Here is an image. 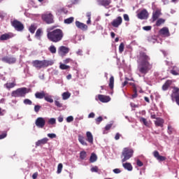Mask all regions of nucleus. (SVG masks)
Masks as SVG:
<instances>
[{
	"mask_svg": "<svg viewBox=\"0 0 179 179\" xmlns=\"http://www.w3.org/2000/svg\"><path fill=\"white\" fill-rule=\"evenodd\" d=\"M54 62L51 60H34L32 65L36 69H41V68H47V66H51Z\"/></svg>",
	"mask_w": 179,
	"mask_h": 179,
	"instance_id": "3",
	"label": "nucleus"
},
{
	"mask_svg": "<svg viewBox=\"0 0 179 179\" xmlns=\"http://www.w3.org/2000/svg\"><path fill=\"white\" fill-rule=\"evenodd\" d=\"M133 92L134 94L131 95V99H136L138 97V90L134 84L133 85Z\"/></svg>",
	"mask_w": 179,
	"mask_h": 179,
	"instance_id": "26",
	"label": "nucleus"
},
{
	"mask_svg": "<svg viewBox=\"0 0 179 179\" xmlns=\"http://www.w3.org/2000/svg\"><path fill=\"white\" fill-rule=\"evenodd\" d=\"M86 157H87V154H86V151H81L80 152V159H81V160H85Z\"/></svg>",
	"mask_w": 179,
	"mask_h": 179,
	"instance_id": "38",
	"label": "nucleus"
},
{
	"mask_svg": "<svg viewBox=\"0 0 179 179\" xmlns=\"http://www.w3.org/2000/svg\"><path fill=\"white\" fill-rule=\"evenodd\" d=\"M59 68H60V69L64 71L65 69H69V68H71V67L68 65L62 64H60Z\"/></svg>",
	"mask_w": 179,
	"mask_h": 179,
	"instance_id": "42",
	"label": "nucleus"
},
{
	"mask_svg": "<svg viewBox=\"0 0 179 179\" xmlns=\"http://www.w3.org/2000/svg\"><path fill=\"white\" fill-rule=\"evenodd\" d=\"M156 127H160L163 128L164 124V120L162 119L161 117H157L155 121H154Z\"/></svg>",
	"mask_w": 179,
	"mask_h": 179,
	"instance_id": "17",
	"label": "nucleus"
},
{
	"mask_svg": "<svg viewBox=\"0 0 179 179\" xmlns=\"http://www.w3.org/2000/svg\"><path fill=\"white\" fill-rule=\"evenodd\" d=\"M109 87L110 89H114V76H113L109 79Z\"/></svg>",
	"mask_w": 179,
	"mask_h": 179,
	"instance_id": "32",
	"label": "nucleus"
},
{
	"mask_svg": "<svg viewBox=\"0 0 179 179\" xmlns=\"http://www.w3.org/2000/svg\"><path fill=\"white\" fill-rule=\"evenodd\" d=\"M97 160V155L96 154L92 153L90 157V161L91 163H94Z\"/></svg>",
	"mask_w": 179,
	"mask_h": 179,
	"instance_id": "36",
	"label": "nucleus"
},
{
	"mask_svg": "<svg viewBox=\"0 0 179 179\" xmlns=\"http://www.w3.org/2000/svg\"><path fill=\"white\" fill-rule=\"evenodd\" d=\"M143 30H145V31H149L150 30H152V26H145L143 27Z\"/></svg>",
	"mask_w": 179,
	"mask_h": 179,
	"instance_id": "49",
	"label": "nucleus"
},
{
	"mask_svg": "<svg viewBox=\"0 0 179 179\" xmlns=\"http://www.w3.org/2000/svg\"><path fill=\"white\" fill-rule=\"evenodd\" d=\"M160 15H162V12L159 10H156L155 12L152 13V22H156L159 17H160Z\"/></svg>",
	"mask_w": 179,
	"mask_h": 179,
	"instance_id": "21",
	"label": "nucleus"
},
{
	"mask_svg": "<svg viewBox=\"0 0 179 179\" xmlns=\"http://www.w3.org/2000/svg\"><path fill=\"white\" fill-rule=\"evenodd\" d=\"M55 105L56 106V107H58L59 108H61L62 107V103H61V102H59V101L58 100L55 101Z\"/></svg>",
	"mask_w": 179,
	"mask_h": 179,
	"instance_id": "45",
	"label": "nucleus"
},
{
	"mask_svg": "<svg viewBox=\"0 0 179 179\" xmlns=\"http://www.w3.org/2000/svg\"><path fill=\"white\" fill-rule=\"evenodd\" d=\"M94 113H90L88 115V118H94Z\"/></svg>",
	"mask_w": 179,
	"mask_h": 179,
	"instance_id": "61",
	"label": "nucleus"
},
{
	"mask_svg": "<svg viewBox=\"0 0 179 179\" xmlns=\"http://www.w3.org/2000/svg\"><path fill=\"white\" fill-rule=\"evenodd\" d=\"M164 22H166V20L164 19L159 18L156 22V26H157V27L162 26V24H163V23H164Z\"/></svg>",
	"mask_w": 179,
	"mask_h": 179,
	"instance_id": "39",
	"label": "nucleus"
},
{
	"mask_svg": "<svg viewBox=\"0 0 179 179\" xmlns=\"http://www.w3.org/2000/svg\"><path fill=\"white\" fill-rule=\"evenodd\" d=\"M138 19H140L141 20H146L148 17H149V13L148 12V10L143 9L137 14Z\"/></svg>",
	"mask_w": 179,
	"mask_h": 179,
	"instance_id": "8",
	"label": "nucleus"
},
{
	"mask_svg": "<svg viewBox=\"0 0 179 179\" xmlns=\"http://www.w3.org/2000/svg\"><path fill=\"white\" fill-rule=\"evenodd\" d=\"M30 33H31V34H34L36 30H37V26H36V24H33L29 27V29Z\"/></svg>",
	"mask_w": 179,
	"mask_h": 179,
	"instance_id": "31",
	"label": "nucleus"
},
{
	"mask_svg": "<svg viewBox=\"0 0 179 179\" xmlns=\"http://www.w3.org/2000/svg\"><path fill=\"white\" fill-rule=\"evenodd\" d=\"M173 81L171 80H167L162 85V90L166 91L169 90V87L171 86Z\"/></svg>",
	"mask_w": 179,
	"mask_h": 179,
	"instance_id": "20",
	"label": "nucleus"
},
{
	"mask_svg": "<svg viewBox=\"0 0 179 179\" xmlns=\"http://www.w3.org/2000/svg\"><path fill=\"white\" fill-rule=\"evenodd\" d=\"M124 47H125V45H124V43H121L119 46V52H120V54L124 52Z\"/></svg>",
	"mask_w": 179,
	"mask_h": 179,
	"instance_id": "41",
	"label": "nucleus"
},
{
	"mask_svg": "<svg viewBox=\"0 0 179 179\" xmlns=\"http://www.w3.org/2000/svg\"><path fill=\"white\" fill-rule=\"evenodd\" d=\"M1 61L10 64H15L16 62V59L15 57H3L1 59Z\"/></svg>",
	"mask_w": 179,
	"mask_h": 179,
	"instance_id": "11",
	"label": "nucleus"
},
{
	"mask_svg": "<svg viewBox=\"0 0 179 179\" xmlns=\"http://www.w3.org/2000/svg\"><path fill=\"white\" fill-rule=\"evenodd\" d=\"M140 122H143L144 125H145V127H149V123L148 122V120L145 117H141Z\"/></svg>",
	"mask_w": 179,
	"mask_h": 179,
	"instance_id": "40",
	"label": "nucleus"
},
{
	"mask_svg": "<svg viewBox=\"0 0 179 179\" xmlns=\"http://www.w3.org/2000/svg\"><path fill=\"white\" fill-rule=\"evenodd\" d=\"M122 166L125 170H128V171H132L134 169V167L132 166V164L129 162L123 163Z\"/></svg>",
	"mask_w": 179,
	"mask_h": 179,
	"instance_id": "22",
	"label": "nucleus"
},
{
	"mask_svg": "<svg viewBox=\"0 0 179 179\" xmlns=\"http://www.w3.org/2000/svg\"><path fill=\"white\" fill-rule=\"evenodd\" d=\"M86 16H87V19H92V13H90V12L87 13Z\"/></svg>",
	"mask_w": 179,
	"mask_h": 179,
	"instance_id": "62",
	"label": "nucleus"
},
{
	"mask_svg": "<svg viewBox=\"0 0 179 179\" xmlns=\"http://www.w3.org/2000/svg\"><path fill=\"white\" fill-rule=\"evenodd\" d=\"M157 159H158L159 162H164V160H166V157L159 155V157H158Z\"/></svg>",
	"mask_w": 179,
	"mask_h": 179,
	"instance_id": "52",
	"label": "nucleus"
},
{
	"mask_svg": "<svg viewBox=\"0 0 179 179\" xmlns=\"http://www.w3.org/2000/svg\"><path fill=\"white\" fill-rule=\"evenodd\" d=\"M45 101H48V103H54V99H52V96L51 95H48V94H45Z\"/></svg>",
	"mask_w": 179,
	"mask_h": 179,
	"instance_id": "28",
	"label": "nucleus"
},
{
	"mask_svg": "<svg viewBox=\"0 0 179 179\" xmlns=\"http://www.w3.org/2000/svg\"><path fill=\"white\" fill-rule=\"evenodd\" d=\"M56 122L57 120L54 117H52L48 120V124H50V125H54V124H56Z\"/></svg>",
	"mask_w": 179,
	"mask_h": 179,
	"instance_id": "44",
	"label": "nucleus"
},
{
	"mask_svg": "<svg viewBox=\"0 0 179 179\" xmlns=\"http://www.w3.org/2000/svg\"><path fill=\"white\" fill-rule=\"evenodd\" d=\"M62 167L63 165L62 164H59L57 166V174H61L62 171Z\"/></svg>",
	"mask_w": 179,
	"mask_h": 179,
	"instance_id": "43",
	"label": "nucleus"
},
{
	"mask_svg": "<svg viewBox=\"0 0 179 179\" xmlns=\"http://www.w3.org/2000/svg\"><path fill=\"white\" fill-rule=\"evenodd\" d=\"M4 138H6V133L0 135V139H3Z\"/></svg>",
	"mask_w": 179,
	"mask_h": 179,
	"instance_id": "63",
	"label": "nucleus"
},
{
	"mask_svg": "<svg viewBox=\"0 0 179 179\" xmlns=\"http://www.w3.org/2000/svg\"><path fill=\"white\" fill-rule=\"evenodd\" d=\"M48 142V138H43L41 140H38V141L36 142V148L38 146H41L43 145H45Z\"/></svg>",
	"mask_w": 179,
	"mask_h": 179,
	"instance_id": "19",
	"label": "nucleus"
},
{
	"mask_svg": "<svg viewBox=\"0 0 179 179\" xmlns=\"http://www.w3.org/2000/svg\"><path fill=\"white\" fill-rule=\"evenodd\" d=\"M5 87H6V89H8V90L10 89H12L13 87H15V86H16V83H7L4 85Z\"/></svg>",
	"mask_w": 179,
	"mask_h": 179,
	"instance_id": "27",
	"label": "nucleus"
},
{
	"mask_svg": "<svg viewBox=\"0 0 179 179\" xmlns=\"http://www.w3.org/2000/svg\"><path fill=\"white\" fill-rule=\"evenodd\" d=\"M98 99L99 101H101V103H108V101L111 100V98H110V96L102 95V94H99Z\"/></svg>",
	"mask_w": 179,
	"mask_h": 179,
	"instance_id": "15",
	"label": "nucleus"
},
{
	"mask_svg": "<svg viewBox=\"0 0 179 179\" xmlns=\"http://www.w3.org/2000/svg\"><path fill=\"white\" fill-rule=\"evenodd\" d=\"M123 17L125 22H129V15H128V14H124Z\"/></svg>",
	"mask_w": 179,
	"mask_h": 179,
	"instance_id": "48",
	"label": "nucleus"
},
{
	"mask_svg": "<svg viewBox=\"0 0 179 179\" xmlns=\"http://www.w3.org/2000/svg\"><path fill=\"white\" fill-rule=\"evenodd\" d=\"M68 52H69V48H66V46H60L59 48V54L62 57H65Z\"/></svg>",
	"mask_w": 179,
	"mask_h": 179,
	"instance_id": "12",
	"label": "nucleus"
},
{
	"mask_svg": "<svg viewBox=\"0 0 179 179\" xmlns=\"http://www.w3.org/2000/svg\"><path fill=\"white\" fill-rule=\"evenodd\" d=\"M122 24V17L119 16L111 22L113 27L118 28Z\"/></svg>",
	"mask_w": 179,
	"mask_h": 179,
	"instance_id": "9",
	"label": "nucleus"
},
{
	"mask_svg": "<svg viewBox=\"0 0 179 179\" xmlns=\"http://www.w3.org/2000/svg\"><path fill=\"white\" fill-rule=\"evenodd\" d=\"M86 135H87V141L90 143H93V135L92 134V133L90 131H87Z\"/></svg>",
	"mask_w": 179,
	"mask_h": 179,
	"instance_id": "23",
	"label": "nucleus"
},
{
	"mask_svg": "<svg viewBox=\"0 0 179 179\" xmlns=\"http://www.w3.org/2000/svg\"><path fill=\"white\" fill-rule=\"evenodd\" d=\"M27 93H29V92H27V88H18L16 90L13 91L12 96L13 97H24Z\"/></svg>",
	"mask_w": 179,
	"mask_h": 179,
	"instance_id": "5",
	"label": "nucleus"
},
{
	"mask_svg": "<svg viewBox=\"0 0 179 179\" xmlns=\"http://www.w3.org/2000/svg\"><path fill=\"white\" fill-rule=\"evenodd\" d=\"M78 141L83 146H87V143H86V141L85 140V137H83V136H80V135L78 136Z\"/></svg>",
	"mask_w": 179,
	"mask_h": 179,
	"instance_id": "24",
	"label": "nucleus"
},
{
	"mask_svg": "<svg viewBox=\"0 0 179 179\" xmlns=\"http://www.w3.org/2000/svg\"><path fill=\"white\" fill-rule=\"evenodd\" d=\"M48 50H49L50 52H51V54L57 53V48L54 45H50L49 47Z\"/></svg>",
	"mask_w": 179,
	"mask_h": 179,
	"instance_id": "34",
	"label": "nucleus"
},
{
	"mask_svg": "<svg viewBox=\"0 0 179 179\" xmlns=\"http://www.w3.org/2000/svg\"><path fill=\"white\" fill-rule=\"evenodd\" d=\"M73 121V116H69L66 118V122H72Z\"/></svg>",
	"mask_w": 179,
	"mask_h": 179,
	"instance_id": "53",
	"label": "nucleus"
},
{
	"mask_svg": "<svg viewBox=\"0 0 179 179\" xmlns=\"http://www.w3.org/2000/svg\"><path fill=\"white\" fill-rule=\"evenodd\" d=\"M101 121H103V117H101V116H99V117H97L96 119V124H100V122H101Z\"/></svg>",
	"mask_w": 179,
	"mask_h": 179,
	"instance_id": "51",
	"label": "nucleus"
},
{
	"mask_svg": "<svg viewBox=\"0 0 179 179\" xmlns=\"http://www.w3.org/2000/svg\"><path fill=\"white\" fill-rule=\"evenodd\" d=\"M159 34L164 36V37H170V31L167 27H163L159 30Z\"/></svg>",
	"mask_w": 179,
	"mask_h": 179,
	"instance_id": "14",
	"label": "nucleus"
},
{
	"mask_svg": "<svg viewBox=\"0 0 179 179\" xmlns=\"http://www.w3.org/2000/svg\"><path fill=\"white\" fill-rule=\"evenodd\" d=\"M35 124L38 128H44L45 126V120L43 117H38L36 120Z\"/></svg>",
	"mask_w": 179,
	"mask_h": 179,
	"instance_id": "10",
	"label": "nucleus"
},
{
	"mask_svg": "<svg viewBox=\"0 0 179 179\" xmlns=\"http://www.w3.org/2000/svg\"><path fill=\"white\" fill-rule=\"evenodd\" d=\"M138 71L143 75H146L153 68V63H150V57L145 52H140L137 56Z\"/></svg>",
	"mask_w": 179,
	"mask_h": 179,
	"instance_id": "1",
	"label": "nucleus"
},
{
	"mask_svg": "<svg viewBox=\"0 0 179 179\" xmlns=\"http://www.w3.org/2000/svg\"><path fill=\"white\" fill-rule=\"evenodd\" d=\"M38 176V173H34L32 175V178H33V179H36V178H37Z\"/></svg>",
	"mask_w": 179,
	"mask_h": 179,
	"instance_id": "64",
	"label": "nucleus"
},
{
	"mask_svg": "<svg viewBox=\"0 0 179 179\" xmlns=\"http://www.w3.org/2000/svg\"><path fill=\"white\" fill-rule=\"evenodd\" d=\"M47 38L52 43H59L64 38V31L61 29H57L52 31H48Z\"/></svg>",
	"mask_w": 179,
	"mask_h": 179,
	"instance_id": "2",
	"label": "nucleus"
},
{
	"mask_svg": "<svg viewBox=\"0 0 179 179\" xmlns=\"http://www.w3.org/2000/svg\"><path fill=\"white\" fill-rule=\"evenodd\" d=\"M11 26H13V27H14L17 31H23L24 29V25H23V24L17 20H14L13 22H11Z\"/></svg>",
	"mask_w": 179,
	"mask_h": 179,
	"instance_id": "7",
	"label": "nucleus"
},
{
	"mask_svg": "<svg viewBox=\"0 0 179 179\" xmlns=\"http://www.w3.org/2000/svg\"><path fill=\"white\" fill-rule=\"evenodd\" d=\"M130 106H131V107L132 108H138V107H139V105H136V104H135V103H130Z\"/></svg>",
	"mask_w": 179,
	"mask_h": 179,
	"instance_id": "58",
	"label": "nucleus"
},
{
	"mask_svg": "<svg viewBox=\"0 0 179 179\" xmlns=\"http://www.w3.org/2000/svg\"><path fill=\"white\" fill-rule=\"evenodd\" d=\"M76 27H78V29H80V30H83V31L87 30V25L79 21H76Z\"/></svg>",
	"mask_w": 179,
	"mask_h": 179,
	"instance_id": "16",
	"label": "nucleus"
},
{
	"mask_svg": "<svg viewBox=\"0 0 179 179\" xmlns=\"http://www.w3.org/2000/svg\"><path fill=\"white\" fill-rule=\"evenodd\" d=\"M120 137H121V134H120V133H117L115 136V141H118V139H120Z\"/></svg>",
	"mask_w": 179,
	"mask_h": 179,
	"instance_id": "60",
	"label": "nucleus"
},
{
	"mask_svg": "<svg viewBox=\"0 0 179 179\" xmlns=\"http://www.w3.org/2000/svg\"><path fill=\"white\" fill-rule=\"evenodd\" d=\"M64 64H69V62H72V60L71 58H67L64 60Z\"/></svg>",
	"mask_w": 179,
	"mask_h": 179,
	"instance_id": "59",
	"label": "nucleus"
},
{
	"mask_svg": "<svg viewBox=\"0 0 179 179\" xmlns=\"http://www.w3.org/2000/svg\"><path fill=\"white\" fill-rule=\"evenodd\" d=\"M75 20V17H70L69 18H66L64 20V23L66 24H71V23H73V21Z\"/></svg>",
	"mask_w": 179,
	"mask_h": 179,
	"instance_id": "29",
	"label": "nucleus"
},
{
	"mask_svg": "<svg viewBox=\"0 0 179 179\" xmlns=\"http://www.w3.org/2000/svg\"><path fill=\"white\" fill-rule=\"evenodd\" d=\"M48 138H50V139H54V138H57V134H48Z\"/></svg>",
	"mask_w": 179,
	"mask_h": 179,
	"instance_id": "50",
	"label": "nucleus"
},
{
	"mask_svg": "<svg viewBox=\"0 0 179 179\" xmlns=\"http://www.w3.org/2000/svg\"><path fill=\"white\" fill-rule=\"evenodd\" d=\"M40 108H41V106L40 105H36L34 106L35 113H38V111H40Z\"/></svg>",
	"mask_w": 179,
	"mask_h": 179,
	"instance_id": "47",
	"label": "nucleus"
},
{
	"mask_svg": "<svg viewBox=\"0 0 179 179\" xmlns=\"http://www.w3.org/2000/svg\"><path fill=\"white\" fill-rule=\"evenodd\" d=\"M13 37V34L6 33L1 34L0 36V41H6V40H10Z\"/></svg>",
	"mask_w": 179,
	"mask_h": 179,
	"instance_id": "13",
	"label": "nucleus"
},
{
	"mask_svg": "<svg viewBox=\"0 0 179 179\" xmlns=\"http://www.w3.org/2000/svg\"><path fill=\"white\" fill-rule=\"evenodd\" d=\"M113 173H115V174H120V173H121V169H113Z\"/></svg>",
	"mask_w": 179,
	"mask_h": 179,
	"instance_id": "56",
	"label": "nucleus"
},
{
	"mask_svg": "<svg viewBox=\"0 0 179 179\" xmlns=\"http://www.w3.org/2000/svg\"><path fill=\"white\" fill-rule=\"evenodd\" d=\"M41 19L47 24H52L54 23V15L51 13L42 14Z\"/></svg>",
	"mask_w": 179,
	"mask_h": 179,
	"instance_id": "6",
	"label": "nucleus"
},
{
	"mask_svg": "<svg viewBox=\"0 0 179 179\" xmlns=\"http://www.w3.org/2000/svg\"><path fill=\"white\" fill-rule=\"evenodd\" d=\"M35 97L36 99H44L45 97V93L43 91L41 92H36L35 94Z\"/></svg>",
	"mask_w": 179,
	"mask_h": 179,
	"instance_id": "25",
	"label": "nucleus"
},
{
	"mask_svg": "<svg viewBox=\"0 0 179 179\" xmlns=\"http://www.w3.org/2000/svg\"><path fill=\"white\" fill-rule=\"evenodd\" d=\"M91 171H92V173H97V171H99V168L97 166L92 167Z\"/></svg>",
	"mask_w": 179,
	"mask_h": 179,
	"instance_id": "54",
	"label": "nucleus"
},
{
	"mask_svg": "<svg viewBox=\"0 0 179 179\" xmlns=\"http://www.w3.org/2000/svg\"><path fill=\"white\" fill-rule=\"evenodd\" d=\"M136 164H137V166H138V167H142V166H143V162H142L141 160L138 159L136 162Z\"/></svg>",
	"mask_w": 179,
	"mask_h": 179,
	"instance_id": "55",
	"label": "nucleus"
},
{
	"mask_svg": "<svg viewBox=\"0 0 179 179\" xmlns=\"http://www.w3.org/2000/svg\"><path fill=\"white\" fill-rule=\"evenodd\" d=\"M170 73H171V75H173L174 76H178L179 69H176V67H173V69L171 70Z\"/></svg>",
	"mask_w": 179,
	"mask_h": 179,
	"instance_id": "33",
	"label": "nucleus"
},
{
	"mask_svg": "<svg viewBox=\"0 0 179 179\" xmlns=\"http://www.w3.org/2000/svg\"><path fill=\"white\" fill-rule=\"evenodd\" d=\"M71 97V94L69 92H64L62 94L63 100H68Z\"/></svg>",
	"mask_w": 179,
	"mask_h": 179,
	"instance_id": "37",
	"label": "nucleus"
},
{
	"mask_svg": "<svg viewBox=\"0 0 179 179\" xmlns=\"http://www.w3.org/2000/svg\"><path fill=\"white\" fill-rule=\"evenodd\" d=\"M153 155H154V157H156V159H157L160 156V155L159 154V151H155L153 152Z\"/></svg>",
	"mask_w": 179,
	"mask_h": 179,
	"instance_id": "57",
	"label": "nucleus"
},
{
	"mask_svg": "<svg viewBox=\"0 0 179 179\" xmlns=\"http://www.w3.org/2000/svg\"><path fill=\"white\" fill-rule=\"evenodd\" d=\"M24 103L25 104H28V106H31L33 102H31V101L30 99H26L24 100Z\"/></svg>",
	"mask_w": 179,
	"mask_h": 179,
	"instance_id": "46",
	"label": "nucleus"
},
{
	"mask_svg": "<svg viewBox=\"0 0 179 179\" xmlns=\"http://www.w3.org/2000/svg\"><path fill=\"white\" fill-rule=\"evenodd\" d=\"M97 2L99 5L107 8V6L111 3V0H97Z\"/></svg>",
	"mask_w": 179,
	"mask_h": 179,
	"instance_id": "18",
	"label": "nucleus"
},
{
	"mask_svg": "<svg viewBox=\"0 0 179 179\" xmlns=\"http://www.w3.org/2000/svg\"><path fill=\"white\" fill-rule=\"evenodd\" d=\"M42 33H43V31L41 30V29H37V31L36 32V34H35V36L38 40H41Z\"/></svg>",
	"mask_w": 179,
	"mask_h": 179,
	"instance_id": "30",
	"label": "nucleus"
},
{
	"mask_svg": "<svg viewBox=\"0 0 179 179\" xmlns=\"http://www.w3.org/2000/svg\"><path fill=\"white\" fill-rule=\"evenodd\" d=\"M113 127V124H108L105 127V129L103 130V134L106 135V134H108L107 131H110L111 129V127Z\"/></svg>",
	"mask_w": 179,
	"mask_h": 179,
	"instance_id": "35",
	"label": "nucleus"
},
{
	"mask_svg": "<svg viewBox=\"0 0 179 179\" xmlns=\"http://www.w3.org/2000/svg\"><path fill=\"white\" fill-rule=\"evenodd\" d=\"M122 156L124 157V158L122 159V163H124V162H127V160H129L132 156H134V150L129 149L128 148H124Z\"/></svg>",
	"mask_w": 179,
	"mask_h": 179,
	"instance_id": "4",
	"label": "nucleus"
}]
</instances>
